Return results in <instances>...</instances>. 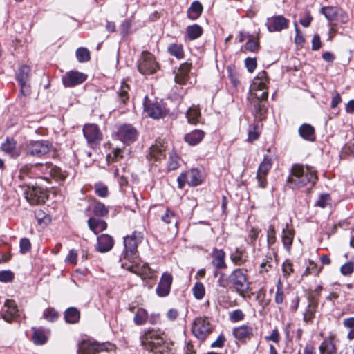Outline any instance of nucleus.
Here are the masks:
<instances>
[{
	"instance_id": "f257e3e1",
	"label": "nucleus",
	"mask_w": 354,
	"mask_h": 354,
	"mask_svg": "<svg viewBox=\"0 0 354 354\" xmlns=\"http://www.w3.org/2000/svg\"><path fill=\"white\" fill-rule=\"evenodd\" d=\"M317 180L315 171L309 166L294 165L287 182L292 188H300L307 185L313 187Z\"/></svg>"
},
{
	"instance_id": "f03ea898",
	"label": "nucleus",
	"mask_w": 354,
	"mask_h": 354,
	"mask_svg": "<svg viewBox=\"0 0 354 354\" xmlns=\"http://www.w3.org/2000/svg\"><path fill=\"white\" fill-rule=\"evenodd\" d=\"M163 335L160 330L149 328L140 337L142 345L146 350L159 354H173L171 349L165 345Z\"/></svg>"
},
{
	"instance_id": "7ed1b4c3",
	"label": "nucleus",
	"mask_w": 354,
	"mask_h": 354,
	"mask_svg": "<svg viewBox=\"0 0 354 354\" xmlns=\"http://www.w3.org/2000/svg\"><path fill=\"white\" fill-rule=\"evenodd\" d=\"M142 239V233L138 232H134L131 235L124 238V250L120 257V265L125 261L133 263L139 258L137 248Z\"/></svg>"
},
{
	"instance_id": "20e7f679",
	"label": "nucleus",
	"mask_w": 354,
	"mask_h": 354,
	"mask_svg": "<svg viewBox=\"0 0 354 354\" xmlns=\"http://www.w3.org/2000/svg\"><path fill=\"white\" fill-rule=\"evenodd\" d=\"M243 269L236 268L228 277V281L241 296L244 297L249 288L247 274Z\"/></svg>"
},
{
	"instance_id": "39448f33",
	"label": "nucleus",
	"mask_w": 354,
	"mask_h": 354,
	"mask_svg": "<svg viewBox=\"0 0 354 354\" xmlns=\"http://www.w3.org/2000/svg\"><path fill=\"white\" fill-rule=\"evenodd\" d=\"M212 330L213 326L207 317H197L192 324V333L201 340L205 339L212 333Z\"/></svg>"
},
{
	"instance_id": "423d86ee",
	"label": "nucleus",
	"mask_w": 354,
	"mask_h": 354,
	"mask_svg": "<svg viewBox=\"0 0 354 354\" xmlns=\"http://www.w3.org/2000/svg\"><path fill=\"white\" fill-rule=\"evenodd\" d=\"M51 143L48 140L30 141L26 146V155L41 158L50 151Z\"/></svg>"
},
{
	"instance_id": "0eeeda50",
	"label": "nucleus",
	"mask_w": 354,
	"mask_h": 354,
	"mask_svg": "<svg viewBox=\"0 0 354 354\" xmlns=\"http://www.w3.org/2000/svg\"><path fill=\"white\" fill-rule=\"evenodd\" d=\"M35 167H39L44 174L42 178L46 180L52 178L57 181H64L67 176L66 171H63L61 168L50 162L45 165H35Z\"/></svg>"
},
{
	"instance_id": "6e6552de",
	"label": "nucleus",
	"mask_w": 354,
	"mask_h": 354,
	"mask_svg": "<svg viewBox=\"0 0 354 354\" xmlns=\"http://www.w3.org/2000/svg\"><path fill=\"white\" fill-rule=\"evenodd\" d=\"M121 267L137 275L140 276L142 279H151L154 276V272L149 268L148 264L144 263L140 265V259L138 258L135 262H122Z\"/></svg>"
},
{
	"instance_id": "1a4fd4ad",
	"label": "nucleus",
	"mask_w": 354,
	"mask_h": 354,
	"mask_svg": "<svg viewBox=\"0 0 354 354\" xmlns=\"http://www.w3.org/2000/svg\"><path fill=\"white\" fill-rule=\"evenodd\" d=\"M138 68L140 73L148 75L154 73L158 66L153 55L149 52L144 51L142 53Z\"/></svg>"
},
{
	"instance_id": "9d476101",
	"label": "nucleus",
	"mask_w": 354,
	"mask_h": 354,
	"mask_svg": "<svg viewBox=\"0 0 354 354\" xmlns=\"http://www.w3.org/2000/svg\"><path fill=\"white\" fill-rule=\"evenodd\" d=\"M111 344H100L89 340H83L79 344L78 354H97L102 351H109L112 348Z\"/></svg>"
},
{
	"instance_id": "9b49d317",
	"label": "nucleus",
	"mask_w": 354,
	"mask_h": 354,
	"mask_svg": "<svg viewBox=\"0 0 354 354\" xmlns=\"http://www.w3.org/2000/svg\"><path fill=\"white\" fill-rule=\"evenodd\" d=\"M87 75L77 71H70L66 73L62 78L65 87H73L86 81Z\"/></svg>"
},
{
	"instance_id": "f8f14e48",
	"label": "nucleus",
	"mask_w": 354,
	"mask_h": 354,
	"mask_svg": "<svg viewBox=\"0 0 354 354\" xmlns=\"http://www.w3.org/2000/svg\"><path fill=\"white\" fill-rule=\"evenodd\" d=\"M339 342L337 335L330 332L327 337L324 339L319 346L321 354H335L337 353V344Z\"/></svg>"
},
{
	"instance_id": "ddd939ff",
	"label": "nucleus",
	"mask_w": 354,
	"mask_h": 354,
	"mask_svg": "<svg viewBox=\"0 0 354 354\" xmlns=\"http://www.w3.org/2000/svg\"><path fill=\"white\" fill-rule=\"evenodd\" d=\"M289 21L282 15H277L267 19L266 26L270 32H279L288 27Z\"/></svg>"
},
{
	"instance_id": "4468645a",
	"label": "nucleus",
	"mask_w": 354,
	"mask_h": 354,
	"mask_svg": "<svg viewBox=\"0 0 354 354\" xmlns=\"http://www.w3.org/2000/svg\"><path fill=\"white\" fill-rule=\"evenodd\" d=\"M83 133L89 145L95 144L102 139V134L98 127L94 124H85Z\"/></svg>"
},
{
	"instance_id": "2eb2a0df",
	"label": "nucleus",
	"mask_w": 354,
	"mask_h": 354,
	"mask_svg": "<svg viewBox=\"0 0 354 354\" xmlns=\"http://www.w3.org/2000/svg\"><path fill=\"white\" fill-rule=\"evenodd\" d=\"M26 198L32 205L44 203L47 199L46 193L40 187L29 188L26 192Z\"/></svg>"
},
{
	"instance_id": "dca6fc26",
	"label": "nucleus",
	"mask_w": 354,
	"mask_h": 354,
	"mask_svg": "<svg viewBox=\"0 0 354 354\" xmlns=\"http://www.w3.org/2000/svg\"><path fill=\"white\" fill-rule=\"evenodd\" d=\"M30 69L29 66L24 65L21 66L17 73V80L18 81L20 87L21 92L24 95H26L29 92V86L28 82L29 81Z\"/></svg>"
},
{
	"instance_id": "f3484780",
	"label": "nucleus",
	"mask_w": 354,
	"mask_h": 354,
	"mask_svg": "<svg viewBox=\"0 0 354 354\" xmlns=\"http://www.w3.org/2000/svg\"><path fill=\"white\" fill-rule=\"evenodd\" d=\"M271 166V159L266 156L260 164L257 174L259 186L261 188H265L267 185L266 176L270 171Z\"/></svg>"
},
{
	"instance_id": "a211bd4d",
	"label": "nucleus",
	"mask_w": 354,
	"mask_h": 354,
	"mask_svg": "<svg viewBox=\"0 0 354 354\" xmlns=\"http://www.w3.org/2000/svg\"><path fill=\"white\" fill-rule=\"evenodd\" d=\"M172 281L173 277L171 274L164 273L156 288V294L160 297L167 296L170 292Z\"/></svg>"
},
{
	"instance_id": "6ab92c4d",
	"label": "nucleus",
	"mask_w": 354,
	"mask_h": 354,
	"mask_svg": "<svg viewBox=\"0 0 354 354\" xmlns=\"http://www.w3.org/2000/svg\"><path fill=\"white\" fill-rule=\"evenodd\" d=\"M117 136L123 142H133L137 136V131L130 124H124L119 128Z\"/></svg>"
},
{
	"instance_id": "aec40b11",
	"label": "nucleus",
	"mask_w": 354,
	"mask_h": 354,
	"mask_svg": "<svg viewBox=\"0 0 354 354\" xmlns=\"http://www.w3.org/2000/svg\"><path fill=\"white\" fill-rule=\"evenodd\" d=\"M165 147L160 142H156L149 149L147 158L150 162L155 163L165 157Z\"/></svg>"
},
{
	"instance_id": "412c9836",
	"label": "nucleus",
	"mask_w": 354,
	"mask_h": 354,
	"mask_svg": "<svg viewBox=\"0 0 354 354\" xmlns=\"http://www.w3.org/2000/svg\"><path fill=\"white\" fill-rule=\"evenodd\" d=\"M234 337L239 341L250 339L253 336V328L250 326L241 325L232 330Z\"/></svg>"
},
{
	"instance_id": "4be33fe9",
	"label": "nucleus",
	"mask_w": 354,
	"mask_h": 354,
	"mask_svg": "<svg viewBox=\"0 0 354 354\" xmlns=\"http://www.w3.org/2000/svg\"><path fill=\"white\" fill-rule=\"evenodd\" d=\"M144 106L145 111L149 117L153 119H159L165 114L162 106L158 102L147 104V102H145Z\"/></svg>"
},
{
	"instance_id": "5701e85b",
	"label": "nucleus",
	"mask_w": 354,
	"mask_h": 354,
	"mask_svg": "<svg viewBox=\"0 0 354 354\" xmlns=\"http://www.w3.org/2000/svg\"><path fill=\"white\" fill-rule=\"evenodd\" d=\"M4 306L6 309L3 314V317L5 321L11 322L18 316V309L15 302L12 300H6Z\"/></svg>"
},
{
	"instance_id": "b1692460",
	"label": "nucleus",
	"mask_w": 354,
	"mask_h": 354,
	"mask_svg": "<svg viewBox=\"0 0 354 354\" xmlns=\"http://www.w3.org/2000/svg\"><path fill=\"white\" fill-rule=\"evenodd\" d=\"M268 80L267 73L265 71H262L253 80L251 85V91H261L268 89L267 84Z\"/></svg>"
},
{
	"instance_id": "393cba45",
	"label": "nucleus",
	"mask_w": 354,
	"mask_h": 354,
	"mask_svg": "<svg viewBox=\"0 0 354 354\" xmlns=\"http://www.w3.org/2000/svg\"><path fill=\"white\" fill-rule=\"evenodd\" d=\"M191 68V64L184 63L180 65L175 75V82L178 84H185L189 79V73Z\"/></svg>"
},
{
	"instance_id": "a878e982",
	"label": "nucleus",
	"mask_w": 354,
	"mask_h": 354,
	"mask_svg": "<svg viewBox=\"0 0 354 354\" xmlns=\"http://www.w3.org/2000/svg\"><path fill=\"white\" fill-rule=\"evenodd\" d=\"M113 238L106 234H102L97 238V250L100 252L109 251L113 246Z\"/></svg>"
},
{
	"instance_id": "bb28decb",
	"label": "nucleus",
	"mask_w": 354,
	"mask_h": 354,
	"mask_svg": "<svg viewBox=\"0 0 354 354\" xmlns=\"http://www.w3.org/2000/svg\"><path fill=\"white\" fill-rule=\"evenodd\" d=\"M248 255L245 249L236 248L234 252L230 254V259L233 263L237 266H243L248 261Z\"/></svg>"
},
{
	"instance_id": "cd10ccee",
	"label": "nucleus",
	"mask_w": 354,
	"mask_h": 354,
	"mask_svg": "<svg viewBox=\"0 0 354 354\" xmlns=\"http://www.w3.org/2000/svg\"><path fill=\"white\" fill-rule=\"evenodd\" d=\"M225 253L223 250L214 249L212 263L217 269H225L227 265L225 262Z\"/></svg>"
},
{
	"instance_id": "c85d7f7f",
	"label": "nucleus",
	"mask_w": 354,
	"mask_h": 354,
	"mask_svg": "<svg viewBox=\"0 0 354 354\" xmlns=\"http://www.w3.org/2000/svg\"><path fill=\"white\" fill-rule=\"evenodd\" d=\"M184 174L186 182L189 185L197 186L202 183V175L196 169H191Z\"/></svg>"
},
{
	"instance_id": "c756f323",
	"label": "nucleus",
	"mask_w": 354,
	"mask_h": 354,
	"mask_svg": "<svg viewBox=\"0 0 354 354\" xmlns=\"http://www.w3.org/2000/svg\"><path fill=\"white\" fill-rule=\"evenodd\" d=\"M88 225L89 229L95 234L106 230L107 227V224L104 221L94 217L90 218L88 220Z\"/></svg>"
},
{
	"instance_id": "7c9ffc66",
	"label": "nucleus",
	"mask_w": 354,
	"mask_h": 354,
	"mask_svg": "<svg viewBox=\"0 0 354 354\" xmlns=\"http://www.w3.org/2000/svg\"><path fill=\"white\" fill-rule=\"evenodd\" d=\"M317 305L318 304L315 299H309L308 306L304 313V321L306 323L308 324L312 322L317 308Z\"/></svg>"
},
{
	"instance_id": "2f4dec72",
	"label": "nucleus",
	"mask_w": 354,
	"mask_h": 354,
	"mask_svg": "<svg viewBox=\"0 0 354 354\" xmlns=\"http://www.w3.org/2000/svg\"><path fill=\"white\" fill-rule=\"evenodd\" d=\"M204 132L202 130H194L190 133H187L184 140L190 145H196L198 144L204 138Z\"/></svg>"
},
{
	"instance_id": "473e14b6",
	"label": "nucleus",
	"mask_w": 354,
	"mask_h": 354,
	"mask_svg": "<svg viewBox=\"0 0 354 354\" xmlns=\"http://www.w3.org/2000/svg\"><path fill=\"white\" fill-rule=\"evenodd\" d=\"M299 133L301 138L308 141L315 140V129L308 124H303L299 128Z\"/></svg>"
},
{
	"instance_id": "72a5a7b5",
	"label": "nucleus",
	"mask_w": 354,
	"mask_h": 354,
	"mask_svg": "<svg viewBox=\"0 0 354 354\" xmlns=\"http://www.w3.org/2000/svg\"><path fill=\"white\" fill-rule=\"evenodd\" d=\"M203 8V6L199 1H194L187 10V17L192 20L198 19L202 13Z\"/></svg>"
},
{
	"instance_id": "f704fd0d",
	"label": "nucleus",
	"mask_w": 354,
	"mask_h": 354,
	"mask_svg": "<svg viewBox=\"0 0 354 354\" xmlns=\"http://www.w3.org/2000/svg\"><path fill=\"white\" fill-rule=\"evenodd\" d=\"M294 237V231L291 229H288V225L286 226V229L283 230V236H282V241L283 243L284 248L287 251L290 252L291 245L292 243Z\"/></svg>"
},
{
	"instance_id": "c9c22d12",
	"label": "nucleus",
	"mask_w": 354,
	"mask_h": 354,
	"mask_svg": "<svg viewBox=\"0 0 354 354\" xmlns=\"http://www.w3.org/2000/svg\"><path fill=\"white\" fill-rule=\"evenodd\" d=\"M32 341L35 344L41 345L46 342L47 336L46 331L42 328H33Z\"/></svg>"
},
{
	"instance_id": "e433bc0d",
	"label": "nucleus",
	"mask_w": 354,
	"mask_h": 354,
	"mask_svg": "<svg viewBox=\"0 0 354 354\" xmlns=\"http://www.w3.org/2000/svg\"><path fill=\"white\" fill-rule=\"evenodd\" d=\"M16 142L13 139H6V142L1 145V149L12 157H17L18 153H15V149Z\"/></svg>"
},
{
	"instance_id": "4c0bfd02",
	"label": "nucleus",
	"mask_w": 354,
	"mask_h": 354,
	"mask_svg": "<svg viewBox=\"0 0 354 354\" xmlns=\"http://www.w3.org/2000/svg\"><path fill=\"white\" fill-rule=\"evenodd\" d=\"M187 35L189 39L194 40L198 38L203 33V28L198 24L189 26L186 29Z\"/></svg>"
},
{
	"instance_id": "58836bf2",
	"label": "nucleus",
	"mask_w": 354,
	"mask_h": 354,
	"mask_svg": "<svg viewBox=\"0 0 354 354\" xmlns=\"http://www.w3.org/2000/svg\"><path fill=\"white\" fill-rule=\"evenodd\" d=\"M148 318V313L144 308H138L133 317L134 323L138 325H143L146 323Z\"/></svg>"
},
{
	"instance_id": "ea45409f",
	"label": "nucleus",
	"mask_w": 354,
	"mask_h": 354,
	"mask_svg": "<svg viewBox=\"0 0 354 354\" xmlns=\"http://www.w3.org/2000/svg\"><path fill=\"white\" fill-rule=\"evenodd\" d=\"M187 121L190 124H196L200 122L201 113L198 108L191 107L187 111Z\"/></svg>"
},
{
	"instance_id": "a19ab883",
	"label": "nucleus",
	"mask_w": 354,
	"mask_h": 354,
	"mask_svg": "<svg viewBox=\"0 0 354 354\" xmlns=\"http://www.w3.org/2000/svg\"><path fill=\"white\" fill-rule=\"evenodd\" d=\"M65 319L66 322L75 324L79 321L80 313L75 308H69L65 312Z\"/></svg>"
},
{
	"instance_id": "79ce46f5",
	"label": "nucleus",
	"mask_w": 354,
	"mask_h": 354,
	"mask_svg": "<svg viewBox=\"0 0 354 354\" xmlns=\"http://www.w3.org/2000/svg\"><path fill=\"white\" fill-rule=\"evenodd\" d=\"M168 52L177 59H182L184 56L183 46L178 44H172L168 47Z\"/></svg>"
},
{
	"instance_id": "37998d69",
	"label": "nucleus",
	"mask_w": 354,
	"mask_h": 354,
	"mask_svg": "<svg viewBox=\"0 0 354 354\" xmlns=\"http://www.w3.org/2000/svg\"><path fill=\"white\" fill-rule=\"evenodd\" d=\"M343 326L348 330L347 339L349 341L354 339V317L346 318L343 320Z\"/></svg>"
},
{
	"instance_id": "c03bdc74",
	"label": "nucleus",
	"mask_w": 354,
	"mask_h": 354,
	"mask_svg": "<svg viewBox=\"0 0 354 354\" xmlns=\"http://www.w3.org/2000/svg\"><path fill=\"white\" fill-rule=\"evenodd\" d=\"M162 221L168 224H174V228L177 230L178 222L176 216L172 211L167 209L165 214L162 216Z\"/></svg>"
},
{
	"instance_id": "a18cd8bd",
	"label": "nucleus",
	"mask_w": 354,
	"mask_h": 354,
	"mask_svg": "<svg viewBox=\"0 0 354 354\" xmlns=\"http://www.w3.org/2000/svg\"><path fill=\"white\" fill-rule=\"evenodd\" d=\"M254 117L259 120H262L265 118L266 109L264 104H262L261 102H257L254 105Z\"/></svg>"
},
{
	"instance_id": "49530a36",
	"label": "nucleus",
	"mask_w": 354,
	"mask_h": 354,
	"mask_svg": "<svg viewBox=\"0 0 354 354\" xmlns=\"http://www.w3.org/2000/svg\"><path fill=\"white\" fill-rule=\"evenodd\" d=\"M93 212L97 216H104L108 214V209L100 202H95L93 204Z\"/></svg>"
},
{
	"instance_id": "de8ad7c7",
	"label": "nucleus",
	"mask_w": 354,
	"mask_h": 354,
	"mask_svg": "<svg viewBox=\"0 0 354 354\" xmlns=\"http://www.w3.org/2000/svg\"><path fill=\"white\" fill-rule=\"evenodd\" d=\"M321 12L324 15L328 21L335 19L337 15V8L335 7H325L322 8Z\"/></svg>"
},
{
	"instance_id": "09e8293b",
	"label": "nucleus",
	"mask_w": 354,
	"mask_h": 354,
	"mask_svg": "<svg viewBox=\"0 0 354 354\" xmlns=\"http://www.w3.org/2000/svg\"><path fill=\"white\" fill-rule=\"evenodd\" d=\"M128 91L129 86L125 83H122L120 90L118 91L119 100L122 104H125L129 99Z\"/></svg>"
},
{
	"instance_id": "8fccbe9b",
	"label": "nucleus",
	"mask_w": 354,
	"mask_h": 354,
	"mask_svg": "<svg viewBox=\"0 0 354 354\" xmlns=\"http://www.w3.org/2000/svg\"><path fill=\"white\" fill-rule=\"evenodd\" d=\"M43 317L49 322H55L58 318L59 314L54 308H48L44 311Z\"/></svg>"
},
{
	"instance_id": "3c124183",
	"label": "nucleus",
	"mask_w": 354,
	"mask_h": 354,
	"mask_svg": "<svg viewBox=\"0 0 354 354\" xmlns=\"http://www.w3.org/2000/svg\"><path fill=\"white\" fill-rule=\"evenodd\" d=\"M76 57L80 62H84L89 60L90 53L86 48H80L76 51Z\"/></svg>"
},
{
	"instance_id": "603ef678",
	"label": "nucleus",
	"mask_w": 354,
	"mask_h": 354,
	"mask_svg": "<svg viewBox=\"0 0 354 354\" xmlns=\"http://www.w3.org/2000/svg\"><path fill=\"white\" fill-rule=\"evenodd\" d=\"M124 152V149L120 148H115L113 150L112 153L107 156V158L109 161L111 160L112 162L118 161L121 158H123V153Z\"/></svg>"
},
{
	"instance_id": "864d4df0",
	"label": "nucleus",
	"mask_w": 354,
	"mask_h": 354,
	"mask_svg": "<svg viewBox=\"0 0 354 354\" xmlns=\"http://www.w3.org/2000/svg\"><path fill=\"white\" fill-rule=\"evenodd\" d=\"M193 294L198 299H201L205 295V287L201 282H197L193 288Z\"/></svg>"
},
{
	"instance_id": "5fc2aeb1",
	"label": "nucleus",
	"mask_w": 354,
	"mask_h": 354,
	"mask_svg": "<svg viewBox=\"0 0 354 354\" xmlns=\"http://www.w3.org/2000/svg\"><path fill=\"white\" fill-rule=\"evenodd\" d=\"M229 317L232 322H237L244 319L245 314L241 310L236 309L230 313Z\"/></svg>"
},
{
	"instance_id": "6e6d98bb",
	"label": "nucleus",
	"mask_w": 354,
	"mask_h": 354,
	"mask_svg": "<svg viewBox=\"0 0 354 354\" xmlns=\"http://www.w3.org/2000/svg\"><path fill=\"white\" fill-rule=\"evenodd\" d=\"M276 241L275 230L272 225H270L267 230V243L268 246L272 245Z\"/></svg>"
},
{
	"instance_id": "4d7b16f0",
	"label": "nucleus",
	"mask_w": 354,
	"mask_h": 354,
	"mask_svg": "<svg viewBox=\"0 0 354 354\" xmlns=\"http://www.w3.org/2000/svg\"><path fill=\"white\" fill-rule=\"evenodd\" d=\"M353 270L354 266L352 262L346 263L340 268V272L344 276L351 275L353 272Z\"/></svg>"
},
{
	"instance_id": "13d9d810",
	"label": "nucleus",
	"mask_w": 354,
	"mask_h": 354,
	"mask_svg": "<svg viewBox=\"0 0 354 354\" xmlns=\"http://www.w3.org/2000/svg\"><path fill=\"white\" fill-rule=\"evenodd\" d=\"M95 193L100 197H106L108 196V188L106 186L98 183L95 187Z\"/></svg>"
},
{
	"instance_id": "bf43d9fd",
	"label": "nucleus",
	"mask_w": 354,
	"mask_h": 354,
	"mask_svg": "<svg viewBox=\"0 0 354 354\" xmlns=\"http://www.w3.org/2000/svg\"><path fill=\"white\" fill-rule=\"evenodd\" d=\"M330 196L328 194H322L319 196L318 200L315 203V206H319L322 208H324L328 204Z\"/></svg>"
},
{
	"instance_id": "052dcab7",
	"label": "nucleus",
	"mask_w": 354,
	"mask_h": 354,
	"mask_svg": "<svg viewBox=\"0 0 354 354\" xmlns=\"http://www.w3.org/2000/svg\"><path fill=\"white\" fill-rule=\"evenodd\" d=\"M260 232L261 230L257 228H252L250 230L248 235V241L250 244L254 245Z\"/></svg>"
},
{
	"instance_id": "680f3d73",
	"label": "nucleus",
	"mask_w": 354,
	"mask_h": 354,
	"mask_svg": "<svg viewBox=\"0 0 354 354\" xmlns=\"http://www.w3.org/2000/svg\"><path fill=\"white\" fill-rule=\"evenodd\" d=\"M20 251L24 254L28 252L31 248V244L28 239L23 238L20 241Z\"/></svg>"
},
{
	"instance_id": "e2e57ef3",
	"label": "nucleus",
	"mask_w": 354,
	"mask_h": 354,
	"mask_svg": "<svg viewBox=\"0 0 354 354\" xmlns=\"http://www.w3.org/2000/svg\"><path fill=\"white\" fill-rule=\"evenodd\" d=\"M259 48L258 41L254 37L250 38L245 44V48L251 52L256 51Z\"/></svg>"
},
{
	"instance_id": "0e129e2a",
	"label": "nucleus",
	"mask_w": 354,
	"mask_h": 354,
	"mask_svg": "<svg viewBox=\"0 0 354 354\" xmlns=\"http://www.w3.org/2000/svg\"><path fill=\"white\" fill-rule=\"evenodd\" d=\"M272 257H267V259L261 263L260 266V272H268L269 269L272 267Z\"/></svg>"
},
{
	"instance_id": "69168bd1",
	"label": "nucleus",
	"mask_w": 354,
	"mask_h": 354,
	"mask_svg": "<svg viewBox=\"0 0 354 354\" xmlns=\"http://www.w3.org/2000/svg\"><path fill=\"white\" fill-rule=\"evenodd\" d=\"M254 93V95L255 98L258 100V102H261L263 100H266L268 96V89L261 90V91H251Z\"/></svg>"
},
{
	"instance_id": "338daca9",
	"label": "nucleus",
	"mask_w": 354,
	"mask_h": 354,
	"mask_svg": "<svg viewBox=\"0 0 354 354\" xmlns=\"http://www.w3.org/2000/svg\"><path fill=\"white\" fill-rule=\"evenodd\" d=\"M282 270L285 277H288L292 272H293L292 263L286 260L282 265Z\"/></svg>"
},
{
	"instance_id": "774afa93",
	"label": "nucleus",
	"mask_w": 354,
	"mask_h": 354,
	"mask_svg": "<svg viewBox=\"0 0 354 354\" xmlns=\"http://www.w3.org/2000/svg\"><path fill=\"white\" fill-rule=\"evenodd\" d=\"M13 278V274L10 271L3 270L0 272V281L3 282H8Z\"/></svg>"
}]
</instances>
